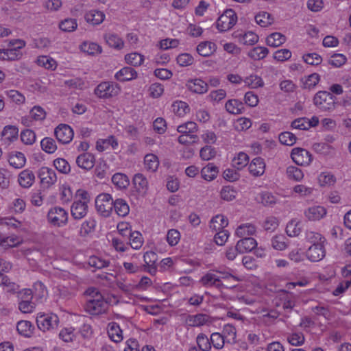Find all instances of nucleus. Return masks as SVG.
Instances as JSON below:
<instances>
[{
    "label": "nucleus",
    "mask_w": 351,
    "mask_h": 351,
    "mask_svg": "<svg viewBox=\"0 0 351 351\" xmlns=\"http://www.w3.org/2000/svg\"><path fill=\"white\" fill-rule=\"evenodd\" d=\"M86 293L91 297L85 304L86 312L93 315H99L107 311L108 304L97 289L89 288L86 291Z\"/></svg>",
    "instance_id": "f257e3e1"
},
{
    "label": "nucleus",
    "mask_w": 351,
    "mask_h": 351,
    "mask_svg": "<svg viewBox=\"0 0 351 351\" xmlns=\"http://www.w3.org/2000/svg\"><path fill=\"white\" fill-rule=\"evenodd\" d=\"M336 97L328 91L317 92L313 97V104L322 112H332L336 108Z\"/></svg>",
    "instance_id": "f03ea898"
},
{
    "label": "nucleus",
    "mask_w": 351,
    "mask_h": 351,
    "mask_svg": "<svg viewBox=\"0 0 351 351\" xmlns=\"http://www.w3.org/2000/svg\"><path fill=\"white\" fill-rule=\"evenodd\" d=\"M113 199L108 193H101L95 199V207L104 217L110 216L113 210Z\"/></svg>",
    "instance_id": "7ed1b4c3"
},
{
    "label": "nucleus",
    "mask_w": 351,
    "mask_h": 351,
    "mask_svg": "<svg viewBox=\"0 0 351 351\" xmlns=\"http://www.w3.org/2000/svg\"><path fill=\"white\" fill-rule=\"evenodd\" d=\"M47 220L54 226H62L68 221V213L60 206L53 207L47 213Z\"/></svg>",
    "instance_id": "20e7f679"
},
{
    "label": "nucleus",
    "mask_w": 351,
    "mask_h": 351,
    "mask_svg": "<svg viewBox=\"0 0 351 351\" xmlns=\"http://www.w3.org/2000/svg\"><path fill=\"white\" fill-rule=\"evenodd\" d=\"M237 20L235 12L232 9H228L217 19V28L220 32L228 31L235 25Z\"/></svg>",
    "instance_id": "39448f33"
},
{
    "label": "nucleus",
    "mask_w": 351,
    "mask_h": 351,
    "mask_svg": "<svg viewBox=\"0 0 351 351\" xmlns=\"http://www.w3.org/2000/svg\"><path fill=\"white\" fill-rule=\"evenodd\" d=\"M58 323L59 318L53 313L40 315L36 318L38 328L43 332L56 328Z\"/></svg>",
    "instance_id": "423d86ee"
},
{
    "label": "nucleus",
    "mask_w": 351,
    "mask_h": 351,
    "mask_svg": "<svg viewBox=\"0 0 351 351\" xmlns=\"http://www.w3.org/2000/svg\"><path fill=\"white\" fill-rule=\"evenodd\" d=\"M119 91V88L112 83L104 82L96 87L95 94L99 98H109L117 95Z\"/></svg>",
    "instance_id": "0eeeda50"
},
{
    "label": "nucleus",
    "mask_w": 351,
    "mask_h": 351,
    "mask_svg": "<svg viewBox=\"0 0 351 351\" xmlns=\"http://www.w3.org/2000/svg\"><path fill=\"white\" fill-rule=\"evenodd\" d=\"M54 134L58 142L62 144L70 143L74 135L73 129L66 124H60L57 126Z\"/></svg>",
    "instance_id": "6e6552de"
},
{
    "label": "nucleus",
    "mask_w": 351,
    "mask_h": 351,
    "mask_svg": "<svg viewBox=\"0 0 351 351\" xmlns=\"http://www.w3.org/2000/svg\"><path fill=\"white\" fill-rule=\"evenodd\" d=\"M278 298L285 311L290 312L295 306L297 296L293 293L282 289L278 292Z\"/></svg>",
    "instance_id": "1a4fd4ad"
},
{
    "label": "nucleus",
    "mask_w": 351,
    "mask_h": 351,
    "mask_svg": "<svg viewBox=\"0 0 351 351\" xmlns=\"http://www.w3.org/2000/svg\"><path fill=\"white\" fill-rule=\"evenodd\" d=\"M38 176L40 179V182L47 188L53 185L57 181L56 172L47 167H42L39 169Z\"/></svg>",
    "instance_id": "9d476101"
},
{
    "label": "nucleus",
    "mask_w": 351,
    "mask_h": 351,
    "mask_svg": "<svg viewBox=\"0 0 351 351\" xmlns=\"http://www.w3.org/2000/svg\"><path fill=\"white\" fill-rule=\"evenodd\" d=\"M200 284L206 288L215 287L221 289L223 287V284L220 280V277L217 276L215 271H209L202 276L199 280Z\"/></svg>",
    "instance_id": "9b49d317"
},
{
    "label": "nucleus",
    "mask_w": 351,
    "mask_h": 351,
    "mask_svg": "<svg viewBox=\"0 0 351 351\" xmlns=\"http://www.w3.org/2000/svg\"><path fill=\"white\" fill-rule=\"evenodd\" d=\"M311 156L307 150L300 147L293 148L291 154L293 161L298 165L308 164L311 160Z\"/></svg>",
    "instance_id": "f8f14e48"
},
{
    "label": "nucleus",
    "mask_w": 351,
    "mask_h": 351,
    "mask_svg": "<svg viewBox=\"0 0 351 351\" xmlns=\"http://www.w3.org/2000/svg\"><path fill=\"white\" fill-rule=\"evenodd\" d=\"M326 256L325 244L311 245L306 251V256L312 262L322 261Z\"/></svg>",
    "instance_id": "ddd939ff"
},
{
    "label": "nucleus",
    "mask_w": 351,
    "mask_h": 351,
    "mask_svg": "<svg viewBox=\"0 0 351 351\" xmlns=\"http://www.w3.org/2000/svg\"><path fill=\"white\" fill-rule=\"evenodd\" d=\"M186 86L191 92L197 94H204L208 90V84L199 78L189 80Z\"/></svg>",
    "instance_id": "4468645a"
},
{
    "label": "nucleus",
    "mask_w": 351,
    "mask_h": 351,
    "mask_svg": "<svg viewBox=\"0 0 351 351\" xmlns=\"http://www.w3.org/2000/svg\"><path fill=\"white\" fill-rule=\"evenodd\" d=\"M88 213V204L82 200H75L71 206V214L75 219L84 218Z\"/></svg>",
    "instance_id": "2eb2a0df"
},
{
    "label": "nucleus",
    "mask_w": 351,
    "mask_h": 351,
    "mask_svg": "<svg viewBox=\"0 0 351 351\" xmlns=\"http://www.w3.org/2000/svg\"><path fill=\"white\" fill-rule=\"evenodd\" d=\"M95 156L88 152L79 155L76 158L77 166L83 169L90 170L95 165Z\"/></svg>",
    "instance_id": "dca6fc26"
},
{
    "label": "nucleus",
    "mask_w": 351,
    "mask_h": 351,
    "mask_svg": "<svg viewBox=\"0 0 351 351\" xmlns=\"http://www.w3.org/2000/svg\"><path fill=\"white\" fill-rule=\"evenodd\" d=\"M304 215L310 221H318L326 215V210L323 206H315L306 209Z\"/></svg>",
    "instance_id": "f3484780"
},
{
    "label": "nucleus",
    "mask_w": 351,
    "mask_h": 351,
    "mask_svg": "<svg viewBox=\"0 0 351 351\" xmlns=\"http://www.w3.org/2000/svg\"><path fill=\"white\" fill-rule=\"evenodd\" d=\"M237 243V245L239 248V253L243 254L251 252L256 245V241L250 237H242Z\"/></svg>",
    "instance_id": "a211bd4d"
},
{
    "label": "nucleus",
    "mask_w": 351,
    "mask_h": 351,
    "mask_svg": "<svg viewBox=\"0 0 351 351\" xmlns=\"http://www.w3.org/2000/svg\"><path fill=\"white\" fill-rule=\"evenodd\" d=\"M132 183L136 191L140 194H145L148 189V181L142 173H136L134 176Z\"/></svg>",
    "instance_id": "6ab92c4d"
},
{
    "label": "nucleus",
    "mask_w": 351,
    "mask_h": 351,
    "mask_svg": "<svg viewBox=\"0 0 351 351\" xmlns=\"http://www.w3.org/2000/svg\"><path fill=\"white\" fill-rule=\"evenodd\" d=\"M250 173L254 176H262L265 170V163L264 160L260 157L254 158L249 165Z\"/></svg>",
    "instance_id": "aec40b11"
},
{
    "label": "nucleus",
    "mask_w": 351,
    "mask_h": 351,
    "mask_svg": "<svg viewBox=\"0 0 351 351\" xmlns=\"http://www.w3.org/2000/svg\"><path fill=\"white\" fill-rule=\"evenodd\" d=\"M34 173L29 169H25L19 175L18 182L23 188L30 187L34 184Z\"/></svg>",
    "instance_id": "412c9836"
},
{
    "label": "nucleus",
    "mask_w": 351,
    "mask_h": 351,
    "mask_svg": "<svg viewBox=\"0 0 351 351\" xmlns=\"http://www.w3.org/2000/svg\"><path fill=\"white\" fill-rule=\"evenodd\" d=\"M84 18L87 23L93 25H97L101 24L104 21L105 14L101 11L92 10L86 13Z\"/></svg>",
    "instance_id": "4be33fe9"
},
{
    "label": "nucleus",
    "mask_w": 351,
    "mask_h": 351,
    "mask_svg": "<svg viewBox=\"0 0 351 351\" xmlns=\"http://www.w3.org/2000/svg\"><path fill=\"white\" fill-rule=\"evenodd\" d=\"M8 162L12 167L21 169L25 166L26 158L22 152H13L9 156Z\"/></svg>",
    "instance_id": "5701e85b"
},
{
    "label": "nucleus",
    "mask_w": 351,
    "mask_h": 351,
    "mask_svg": "<svg viewBox=\"0 0 351 351\" xmlns=\"http://www.w3.org/2000/svg\"><path fill=\"white\" fill-rule=\"evenodd\" d=\"M137 77L136 71L132 67H124L115 74V78L120 82L130 81Z\"/></svg>",
    "instance_id": "b1692460"
},
{
    "label": "nucleus",
    "mask_w": 351,
    "mask_h": 351,
    "mask_svg": "<svg viewBox=\"0 0 351 351\" xmlns=\"http://www.w3.org/2000/svg\"><path fill=\"white\" fill-rule=\"evenodd\" d=\"M208 321V316L205 314H197L188 315L186 324L190 327H199L206 324Z\"/></svg>",
    "instance_id": "393cba45"
},
{
    "label": "nucleus",
    "mask_w": 351,
    "mask_h": 351,
    "mask_svg": "<svg viewBox=\"0 0 351 351\" xmlns=\"http://www.w3.org/2000/svg\"><path fill=\"white\" fill-rule=\"evenodd\" d=\"M113 209L120 217H125L129 214L130 207L125 199L117 198L113 201Z\"/></svg>",
    "instance_id": "a878e982"
},
{
    "label": "nucleus",
    "mask_w": 351,
    "mask_h": 351,
    "mask_svg": "<svg viewBox=\"0 0 351 351\" xmlns=\"http://www.w3.org/2000/svg\"><path fill=\"white\" fill-rule=\"evenodd\" d=\"M219 173V168L213 163H208L201 170L202 177L207 181L215 180Z\"/></svg>",
    "instance_id": "bb28decb"
},
{
    "label": "nucleus",
    "mask_w": 351,
    "mask_h": 351,
    "mask_svg": "<svg viewBox=\"0 0 351 351\" xmlns=\"http://www.w3.org/2000/svg\"><path fill=\"white\" fill-rule=\"evenodd\" d=\"M226 110L230 114H241L244 109V104L238 99H229L225 104Z\"/></svg>",
    "instance_id": "cd10ccee"
},
{
    "label": "nucleus",
    "mask_w": 351,
    "mask_h": 351,
    "mask_svg": "<svg viewBox=\"0 0 351 351\" xmlns=\"http://www.w3.org/2000/svg\"><path fill=\"white\" fill-rule=\"evenodd\" d=\"M305 239L310 243L311 245H323L326 243V238L319 232L306 230L305 232Z\"/></svg>",
    "instance_id": "c85d7f7f"
},
{
    "label": "nucleus",
    "mask_w": 351,
    "mask_h": 351,
    "mask_svg": "<svg viewBox=\"0 0 351 351\" xmlns=\"http://www.w3.org/2000/svg\"><path fill=\"white\" fill-rule=\"evenodd\" d=\"M216 50V45L210 41L200 43L197 47V53L204 57L212 55Z\"/></svg>",
    "instance_id": "c756f323"
},
{
    "label": "nucleus",
    "mask_w": 351,
    "mask_h": 351,
    "mask_svg": "<svg viewBox=\"0 0 351 351\" xmlns=\"http://www.w3.org/2000/svg\"><path fill=\"white\" fill-rule=\"evenodd\" d=\"M271 245L274 250L282 251L289 245V240L284 234H277L271 239Z\"/></svg>",
    "instance_id": "7c9ffc66"
},
{
    "label": "nucleus",
    "mask_w": 351,
    "mask_h": 351,
    "mask_svg": "<svg viewBox=\"0 0 351 351\" xmlns=\"http://www.w3.org/2000/svg\"><path fill=\"white\" fill-rule=\"evenodd\" d=\"M34 327L29 321L21 320L17 323L16 330L25 337H30L33 335Z\"/></svg>",
    "instance_id": "2f4dec72"
},
{
    "label": "nucleus",
    "mask_w": 351,
    "mask_h": 351,
    "mask_svg": "<svg viewBox=\"0 0 351 351\" xmlns=\"http://www.w3.org/2000/svg\"><path fill=\"white\" fill-rule=\"evenodd\" d=\"M286 36L280 32L269 34L266 39L267 45L272 47H278L285 43Z\"/></svg>",
    "instance_id": "473e14b6"
},
{
    "label": "nucleus",
    "mask_w": 351,
    "mask_h": 351,
    "mask_svg": "<svg viewBox=\"0 0 351 351\" xmlns=\"http://www.w3.org/2000/svg\"><path fill=\"white\" fill-rule=\"evenodd\" d=\"M228 224V221L226 217L222 215H217L210 220L209 227L210 229L217 231L224 229Z\"/></svg>",
    "instance_id": "72a5a7b5"
},
{
    "label": "nucleus",
    "mask_w": 351,
    "mask_h": 351,
    "mask_svg": "<svg viewBox=\"0 0 351 351\" xmlns=\"http://www.w3.org/2000/svg\"><path fill=\"white\" fill-rule=\"evenodd\" d=\"M108 334L110 339L114 342H120L123 339L122 330L115 322L109 324Z\"/></svg>",
    "instance_id": "f704fd0d"
},
{
    "label": "nucleus",
    "mask_w": 351,
    "mask_h": 351,
    "mask_svg": "<svg viewBox=\"0 0 351 351\" xmlns=\"http://www.w3.org/2000/svg\"><path fill=\"white\" fill-rule=\"evenodd\" d=\"M112 183L119 189H126L130 184L128 177L121 173H116L112 177Z\"/></svg>",
    "instance_id": "c9c22d12"
},
{
    "label": "nucleus",
    "mask_w": 351,
    "mask_h": 351,
    "mask_svg": "<svg viewBox=\"0 0 351 351\" xmlns=\"http://www.w3.org/2000/svg\"><path fill=\"white\" fill-rule=\"evenodd\" d=\"M223 337L226 341V343L233 344L237 342L236 341V328L232 324H228L223 326Z\"/></svg>",
    "instance_id": "e433bc0d"
},
{
    "label": "nucleus",
    "mask_w": 351,
    "mask_h": 351,
    "mask_svg": "<svg viewBox=\"0 0 351 351\" xmlns=\"http://www.w3.org/2000/svg\"><path fill=\"white\" fill-rule=\"evenodd\" d=\"M104 39L106 43L111 47L120 49L123 47V41L115 34H106Z\"/></svg>",
    "instance_id": "4c0bfd02"
},
{
    "label": "nucleus",
    "mask_w": 351,
    "mask_h": 351,
    "mask_svg": "<svg viewBox=\"0 0 351 351\" xmlns=\"http://www.w3.org/2000/svg\"><path fill=\"white\" fill-rule=\"evenodd\" d=\"M144 164L147 170L154 172L158 169L159 161L156 155L149 154L145 156Z\"/></svg>",
    "instance_id": "58836bf2"
},
{
    "label": "nucleus",
    "mask_w": 351,
    "mask_h": 351,
    "mask_svg": "<svg viewBox=\"0 0 351 351\" xmlns=\"http://www.w3.org/2000/svg\"><path fill=\"white\" fill-rule=\"evenodd\" d=\"M256 232V227L251 223L241 225L236 230V234L239 237H246L253 235Z\"/></svg>",
    "instance_id": "ea45409f"
},
{
    "label": "nucleus",
    "mask_w": 351,
    "mask_h": 351,
    "mask_svg": "<svg viewBox=\"0 0 351 351\" xmlns=\"http://www.w3.org/2000/svg\"><path fill=\"white\" fill-rule=\"evenodd\" d=\"M18 133L19 130L16 127L13 125H7L3 128L1 135L4 140L8 141V142H12L17 138Z\"/></svg>",
    "instance_id": "a19ab883"
},
{
    "label": "nucleus",
    "mask_w": 351,
    "mask_h": 351,
    "mask_svg": "<svg viewBox=\"0 0 351 351\" xmlns=\"http://www.w3.org/2000/svg\"><path fill=\"white\" fill-rule=\"evenodd\" d=\"M73 195L71 187L63 184L60 187V199L63 204H68L73 199Z\"/></svg>",
    "instance_id": "79ce46f5"
},
{
    "label": "nucleus",
    "mask_w": 351,
    "mask_h": 351,
    "mask_svg": "<svg viewBox=\"0 0 351 351\" xmlns=\"http://www.w3.org/2000/svg\"><path fill=\"white\" fill-rule=\"evenodd\" d=\"M286 174L289 180H292L295 182H300L304 178L302 171L295 166L288 167L286 170Z\"/></svg>",
    "instance_id": "37998d69"
},
{
    "label": "nucleus",
    "mask_w": 351,
    "mask_h": 351,
    "mask_svg": "<svg viewBox=\"0 0 351 351\" xmlns=\"http://www.w3.org/2000/svg\"><path fill=\"white\" fill-rule=\"evenodd\" d=\"M249 162V156L244 152H239L237 156L234 157L232 160L233 167L238 170L242 169Z\"/></svg>",
    "instance_id": "c03bdc74"
},
{
    "label": "nucleus",
    "mask_w": 351,
    "mask_h": 351,
    "mask_svg": "<svg viewBox=\"0 0 351 351\" xmlns=\"http://www.w3.org/2000/svg\"><path fill=\"white\" fill-rule=\"evenodd\" d=\"M269 53L267 48L265 47H256L248 52V56L252 59L259 60L265 58Z\"/></svg>",
    "instance_id": "a18cd8bd"
},
{
    "label": "nucleus",
    "mask_w": 351,
    "mask_h": 351,
    "mask_svg": "<svg viewBox=\"0 0 351 351\" xmlns=\"http://www.w3.org/2000/svg\"><path fill=\"white\" fill-rule=\"evenodd\" d=\"M243 82L245 85L250 88H257L264 86L263 79L256 75H250V76L246 77L243 80Z\"/></svg>",
    "instance_id": "49530a36"
},
{
    "label": "nucleus",
    "mask_w": 351,
    "mask_h": 351,
    "mask_svg": "<svg viewBox=\"0 0 351 351\" xmlns=\"http://www.w3.org/2000/svg\"><path fill=\"white\" fill-rule=\"evenodd\" d=\"M196 343L198 348L202 351H210L211 349L210 338L204 333H199L196 338Z\"/></svg>",
    "instance_id": "de8ad7c7"
},
{
    "label": "nucleus",
    "mask_w": 351,
    "mask_h": 351,
    "mask_svg": "<svg viewBox=\"0 0 351 351\" xmlns=\"http://www.w3.org/2000/svg\"><path fill=\"white\" fill-rule=\"evenodd\" d=\"M80 49L89 55H95L101 52V47L95 43L84 42L81 45Z\"/></svg>",
    "instance_id": "09e8293b"
},
{
    "label": "nucleus",
    "mask_w": 351,
    "mask_h": 351,
    "mask_svg": "<svg viewBox=\"0 0 351 351\" xmlns=\"http://www.w3.org/2000/svg\"><path fill=\"white\" fill-rule=\"evenodd\" d=\"M255 21L260 26L265 27L271 25L274 19L271 14L266 12H260L255 16Z\"/></svg>",
    "instance_id": "8fccbe9b"
},
{
    "label": "nucleus",
    "mask_w": 351,
    "mask_h": 351,
    "mask_svg": "<svg viewBox=\"0 0 351 351\" xmlns=\"http://www.w3.org/2000/svg\"><path fill=\"white\" fill-rule=\"evenodd\" d=\"M128 239L130 241V246L135 250L140 249L143 243L142 234L138 231L132 232Z\"/></svg>",
    "instance_id": "3c124183"
},
{
    "label": "nucleus",
    "mask_w": 351,
    "mask_h": 351,
    "mask_svg": "<svg viewBox=\"0 0 351 351\" xmlns=\"http://www.w3.org/2000/svg\"><path fill=\"white\" fill-rule=\"evenodd\" d=\"M125 60L128 64L134 66H138L143 64L144 61V56L141 53L134 52L127 54L125 57Z\"/></svg>",
    "instance_id": "603ef678"
},
{
    "label": "nucleus",
    "mask_w": 351,
    "mask_h": 351,
    "mask_svg": "<svg viewBox=\"0 0 351 351\" xmlns=\"http://www.w3.org/2000/svg\"><path fill=\"white\" fill-rule=\"evenodd\" d=\"M237 194L236 190L230 186H223L220 192L221 198L228 202L234 199Z\"/></svg>",
    "instance_id": "864d4df0"
},
{
    "label": "nucleus",
    "mask_w": 351,
    "mask_h": 351,
    "mask_svg": "<svg viewBox=\"0 0 351 351\" xmlns=\"http://www.w3.org/2000/svg\"><path fill=\"white\" fill-rule=\"evenodd\" d=\"M286 232L291 237L298 236L301 232L300 223L296 220H291L287 225Z\"/></svg>",
    "instance_id": "5fc2aeb1"
},
{
    "label": "nucleus",
    "mask_w": 351,
    "mask_h": 351,
    "mask_svg": "<svg viewBox=\"0 0 351 351\" xmlns=\"http://www.w3.org/2000/svg\"><path fill=\"white\" fill-rule=\"evenodd\" d=\"M77 27V23L74 19H66L62 21L59 24V27L64 32H71L74 31Z\"/></svg>",
    "instance_id": "6e6d98bb"
},
{
    "label": "nucleus",
    "mask_w": 351,
    "mask_h": 351,
    "mask_svg": "<svg viewBox=\"0 0 351 351\" xmlns=\"http://www.w3.org/2000/svg\"><path fill=\"white\" fill-rule=\"evenodd\" d=\"M40 145L43 150L49 154H52L57 149L56 143L51 138H44L40 142Z\"/></svg>",
    "instance_id": "4d7b16f0"
},
{
    "label": "nucleus",
    "mask_w": 351,
    "mask_h": 351,
    "mask_svg": "<svg viewBox=\"0 0 351 351\" xmlns=\"http://www.w3.org/2000/svg\"><path fill=\"white\" fill-rule=\"evenodd\" d=\"M177 131L182 134H193V133L197 131V125L193 121H188L179 125L177 128Z\"/></svg>",
    "instance_id": "13d9d810"
},
{
    "label": "nucleus",
    "mask_w": 351,
    "mask_h": 351,
    "mask_svg": "<svg viewBox=\"0 0 351 351\" xmlns=\"http://www.w3.org/2000/svg\"><path fill=\"white\" fill-rule=\"evenodd\" d=\"M279 141L285 145L291 146L296 141V136L290 132H283L279 134Z\"/></svg>",
    "instance_id": "bf43d9fd"
},
{
    "label": "nucleus",
    "mask_w": 351,
    "mask_h": 351,
    "mask_svg": "<svg viewBox=\"0 0 351 351\" xmlns=\"http://www.w3.org/2000/svg\"><path fill=\"white\" fill-rule=\"evenodd\" d=\"M53 165L58 171L64 174H67L71 171V167L69 162L64 158H57L54 160Z\"/></svg>",
    "instance_id": "052dcab7"
},
{
    "label": "nucleus",
    "mask_w": 351,
    "mask_h": 351,
    "mask_svg": "<svg viewBox=\"0 0 351 351\" xmlns=\"http://www.w3.org/2000/svg\"><path fill=\"white\" fill-rule=\"evenodd\" d=\"M96 226V221L93 219L86 220L81 226L80 234L83 236L88 234L94 231Z\"/></svg>",
    "instance_id": "680f3d73"
},
{
    "label": "nucleus",
    "mask_w": 351,
    "mask_h": 351,
    "mask_svg": "<svg viewBox=\"0 0 351 351\" xmlns=\"http://www.w3.org/2000/svg\"><path fill=\"white\" fill-rule=\"evenodd\" d=\"M319 75L314 73L307 76L303 84V88L306 89L313 88L319 82Z\"/></svg>",
    "instance_id": "e2e57ef3"
},
{
    "label": "nucleus",
    "mask_w": 351,
    "mask_h": 351,
    "mask_svg": "<svg viewBox=\"0 0 351 351\" xmlns=\"http://www.w3.org/2000/svg\"><path fill=\"white\" fill-rule=\"evenodd\" d=\"M304 61L311 65H319L322 61L321 56L317 53H309L303 55Z\"/></svg>",
    "instance_id": "0e129e2a"
},
{
    "label": "nucleus",
    "mask_w": 351,
    "mask_h": 351,
    "mask_svg": "<svg viewBox=\"0 0 351 351\" xmlns=\"http://www.w3.org/2000/svg\"><path fill=\"white\" fill-rule=\"evenodd\" d=\"M110 262L108 261H106L101 259L97 256H91L88 260V265L96 269H102L104 267H108Z\"/></svg>",
    "instance_id": "69168bd1"
},
{
    "label": "nucleus",
    "mask_w": 351,
    "mask_h": 351,
    "mask_svg": "<svg viewBox=\"0 0 351 351\" xmlns=\"http://www.w3.org/2000/svg\"><path fill=\"white\" fill-rule=\"evenodd\" d=\"M21 243L19 237L16 236H10L0 239V245L4 248L13 247Z\"/></svg>",
    "instance_id": "338daca9"
},
{
    "label": "nucleus",
    "mask_w": 351,
    "mask_h": 351,
    "mask_svg": "<svg viewBox=\"0 0 351 351\" xmlns=\"http://www.w3.org/2000/svg\"><path fill=\"white\" fill-rule=\"evenodd\" d=\"M21 139L25 145H32L36 141V134L33 130L27 129L21 132Z\"/></svg>",
    "instance_id": "774afa93"
}]
</instances>
